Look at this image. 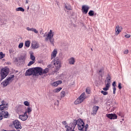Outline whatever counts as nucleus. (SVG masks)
I'll return each mask as SVG.
<instances>
[{
    "label": "nucleus",
    "mask_w": 131,
    "mask_h": 131,
    "mask_svg": "<svg viewBox=\"0 0 131 131\" xmlns=\"http://www.w3.org/2000/svg\"><path fill=\"white\" fill-rule=\"evenodd\" d=\"M106 81L107 82L106 84H108L110 85V83L111 82V76H110V75L107 74L106 78Z\"/></svg>",
    "instance_id": "obj_22"
},
{
    "label": "nucleus",
    "mask_w": 131,
    "mask_h": 131,
    "mask_svg": "<svg viewBox=\"0 0 131 131\" xmlns=\"http://www.w3.org/2000/svg\"><path fill=\"white\" fill-rule=\"evenodd\" d=\"M118 115L119 116H121V117H123V115L122 114V113H121V112H120L119 113H118Z\"/></svg>",
    "instance_id": "obj_47"
},
{
    "label": "nucleus",
    "mask_w": 131,
    "mask_h": 131,
    "mask_svg": "<svg viewBox=\"0 0 131 131\" xmlns=\"http://www.w3.org/2000/svg\"><path fill=\"white\" fill-rule=\"evenodd\" d=\"M18 118L22 120V121H26L28 118V115H27V112H25L23 115H19Z\"/></svg>",
    "instance_id": "obj_11"
},
{
    "label": "nucleus",
    "mask_w": 131,
    "mask_h": 131,
    "mask_svg": "<svg viewBox=\"0 0 131 131\" xmlns=\"http://www.w3.org/2000/svg\"><path fill=\"white\" fill-rule=\"evenodd\" d=\"M61 90H62V88H61V87L56 88L53 90V93H59V92H60V91H61Z\"/></svg>",
    "instance_id": "obj_31"
},
{
    "label": "nucleus",
    "mask_w": 131,
    "mask_h": 131,
    "mask_svg": "<svg viewBox=\"0 0 131 131\" xmlns=\"http://www.w3.org/2000/svg\"><path fill=\"white\" fill-rule=\"evenodd\" d=\"M1 103L2 104H1V111H2V110H7L8 105V103L5 100H3Z\"/></svg>",
    "instance_id": "obj_10"
},
{
    "label": "nucleus",
    "mask_w": 131,
    "mask_h": 131,
    "mask_svg": "<svg viewBox=\"0 0 131 131\" xmlns=\"http://www.w3.org/2000/svg\"><path fill=\"white\" fill-rule=\"evenodd\" d=\"M25 47H27V48H29L30 47V41H26L25 43Z\"/></svg>",
    "instance_id": "obj_29"
},
{
    "label": "nucleus",
    "mask_w": 131,
    "mask_h": 131,
    "mask_svg": "<svg viewBox=\"0 0 131 131\" xmlns=\"http://www.w3.org/2000/svg\"><path fill=\"white\" fill-rule=\"evenodd\" d=\"M121 30H122V27L117 25L115 29V35L116 36L118 35L121 32Z\"/></svg>",
    "instance_id": "obj_12"
},
{
    "label": "nucleus",
    "mask_w": 131,
    "mask_h": 131,
    "mask_svg": "<svg viewBox=\"0 0 131 131\" xmlns=\"http://www.w3.org/2000/svg\"><path fill=\"white\" fill-rule=\"evenodd\" d=\"M24 43H20L18 45V48L19 49H22V48H23V46H24Z\"/></svg>",
    "instance_id": "obj_42"
},
{
    "label": "nucleus",
    "mask_w": 131,
    "mask_h": 131,
    "mask_svg": "<svg viewBox=\"0 0 131 131\" xmlns=\"http://www.w3.org/2000/svg\"><path fill=\"white\" fill-rule=\"evenodd\" d=\"M112 86H113V94H114V95H115L116 93V82L114 81L113 82Z\"/></svg>",
    "instance_id": "obj_21"
},
{
    "label": "nucleus",
    "mask_w": 131,
    "mask_h": 131,
    "mask_svg": "<svg viewBox=\"0 0 131 131\" xmlns=\"http://www.w3.org/2000/svg\"><path fill=\"white\" fill-rule=\"evenodd\" d=\"M53 68H55L53 70V72H52V74H54L56 72H58L59 70H60V68H61V62L59 60H54L53 61Z\"/></svg>",
    "instance_id": "obj_3"
},
{
    "label": "nucleus",
    "mask_w": 131,
    "mask_h": 131,
    "mask_svg": "<svg viewBox=\"0 0 131 131\" xmlns=\"http://www.w3.org/2000/svg\"><path fill=\"white\" fill-rule=\"evenodd\" d=\"M20 129H17V131H20Z\"/></svg>",
    "instance_id": "obj_54"
},
{
    "label": "nucleus",
    "mask_w": 131,
    "mask_h": 131,
    "mask_svg": "<svg viewBox=\"0 0 131 131\" xmlns=\"http://www.w3.org/2000/svg\"><path fill=\"white\" fill-rule=\"evenodd\" d=\"M30 59L32 60L35 62V56L33 55V54L30 55Z\"/></svg>",
    "instance_id": "obj_34"
},
{
    "label": "nucleus",
    "mask_w": 131,
    "mask_h": 131,
    "mask_svg": "<svg viewBox=\"0 0 131 131\" xmlns=\"http://www.w3.org/2000/svg\"><path fill=\"white\" fill-rule=\"evenodd\" d=\"M61 98H64V97H65V96H66V93H65V92H64V91L61 92Z\"/></svg>",
    "instance_id": "obj_38"
},
{
    "label": "nucleus",
    "mask_w": 131,
    "mask_h": 131,
    "mask_svg": "<svg viewBox=\"0 0 131 131\" xmlns=\"http://www.w3.org/2000/svg\"><path fill=\"white\" fill-rule=\"evenodd\" d=\"M27 9H28V10H29V7H28Z\"/></svg>",
    "instance_id": "obj_56"
},
{
    "label": "nucleus",
    "mask_w": 131,
    "mask_h": 131,
    "mask_svg": "<svg viewBox=\"0 0 131 131\" xmlns=\"http://www.w3.org/2000/svg\"><path fill=\"white\" fill-rule=\"evenodd\" d=\"M124 54H125V55H127V54H128V50L126 49L124 50Z\"/></svg>",
    "instance_id": "obj_44"
},
{
    "label": "nucleus",
    "mask_w": 131,
    "mask_h": 131,
    "mask_svg": "<svg viewBox=\"0 0 131 131\" xmlns=\"http://www.w3.org/2000/svg\"><path fill=\"white\" fill-rule=\"evenodd\" d=\"M54 35H55V32L50 30L48 34H44L43 37H46L45 38V41H49L52 46H55V39L54 38Z\"/></svg>",
    "instance_id": "obj_1"
},
{
    "label": "nucleus",
    "mask_w": 131,
    "mask_h": 131,
    "mask_svg": "<svg viewBox=\"0 0 131 131\" xmlns=\"http://www.w3.org/2000/svg\"><path fill=\"white\" fill-rule=\"evenodd\" d=\"M64 7L67 10H68V11H71L72 10V8H71V6L69 5H64Z\"/></svg>",
    "instance_id": "obj_28"
},
{
    "label": "nucleus",
    "mask_w": 131,
    "mask_h": 131,
    "mask_svg": "<svg viewBox=\"0 0 131 131\" xmlns=\"http://www.w3.org/2000/svg\"><path fill=\"white\" fill-rule=\"evenodd\" d=\"M57 54H58V50H57V49H54L51 53V59L56 58Z\"/></svg>",
    "instance_id": "obj_18"
},
{
    "label": "nucleus",
    "mask_w": 131,
    "mask_h": 131,
    "mask_svg": "<svg viewBox=\"0 0 131 131\" xmlns=\"http://www.w3.org/2000/svg\"><path fill=\"white\" fill-rule=\"evenodd\" d=\"M103 73H104V69H101L100 70H99V74H100V75H101V76H102V74H103Z\"/></svg>",
    "instance_id": "obj_36"
},
{
    "label": "nucleus",
    "mask_w": 131,
    "mask_h": 131,
    "mask_svg": "<svg viewBox=\"0 0 131 131\" xmlns=\"http://www.w3.org/2000/svg\"><path fill=\"white\" fill-rule=\"evenodd\" d=\"M26 59V56L21 55L18 58V61H19L21 64H24L25 62V59Z\"/></svg>",
    "instance_id": "obj_16"
},
{
    "label": "nucleus",
    "mask_w": 131,
    "mask_h": 131,
    "mask_svg": "<svg viewBox=\"0 0 131 131\" xmlns=\"http://www.w3.org/2000/svg\"><path fill=\"white\" fill-rule=\"evenodd\" d=\"M49 69L48 68H46L45 70H42V74H47V73H48V72H49Z\"/></svg>",
    "instance_id": "obj_27"
},
{
    "label": "nucleus",
    "mask_w": 131,
    "mask_h": 131,
    "mask_svg": "<svg viewBox=\"0 0 131 131\" xmlns=\"http://www.w3.org/2000/svg\"><path fill=\"white\" fill-rule=\"evenodd\" d=\"M33 75L34 74V70L32 69H29L26 71L25 75L26 76H30V75Z\"/></svg>",
    "instance_id": "obj_14"
},
{
    "label": "nucleus",
    "mask_w": 131,
    "mask_h": 131,
    "mask_svg": "<svg viewBox=\"0 0 131 131\" xmlns=\"http://www.w3.org/2000/svg\"><path fill=\"white\" fill-rule=\"evenodd\" d=\"M118 88H119V90H121V89L122 88L121 87V83H118Z\"/></svg>",
    "instance_id": "obj_46"
},
{
    "label": "nucleus",
    "mask_w": 131,
    "mask_h": 131,
    "mask_svg": "<svg viewBox=\"0 0 131 131\" xmlns=\"http://www.w3.org/2000/svg\"><path fill=\"white\" fill-rule=\"evenodd\" d=\"M78 124V120H74L73 122L70 123L71 127H73L74 129L75 128V126Z\"/></svg>",
    "instance_id": "obj_19"
},
{
    "label": "nucleus",
    "mask_w": 131,
    "mask_h": 131,
    "mask_svg": "<svg viewBox=\"0 0 131 131\" xmlns=\"http://www.w3.org/2000/svg\"><path fill=\"white\" fill-rule=\"evenodd\" d=\"M77 126L79 130L83 131V128H84V122L81 119L78 120Z\"/></svg>",
    "instance_id": "obj_7"
},
{
    "label": "nucleus",
    "mask_w": 131,
    "mask_h": 131,
    "mask_svg": "<svg viewBox=\"0 0 131 131\" xmlns=\"http://www.w3.org/2000/svg\"><path fill=\"white\" fill-rule=\"evenodd\" d=\"M106 116L110 119H112V114H106Z\"/></svg>",
    "instance_id": "obj_40"
},
{
    "label": "nucleus",
    "mask_w": 131,
    "mask_h": 131,
    "mask_svg": "<svg viewBox=\"0 0 131 131\" xmlns=\"http://www.w3.org/2000/svg\"><path fill=\"white\" fill-rule=\"evenodd\" d=\"M98 110H99V106H94L92 108V112L91 113L92 115L95 116L97 114V112H98Z\"/></svg>",
    "instance_id": "obj_15"
},
{
    "label": "nucleus",
    "mask_w": 131,
    "mask_h": 131,
    "mask_svg": "<svg viewBox=\"0 0 131 131\" xmlns=\"http://www.w3.org/2000/svg\"><path fill=\"white\" fill-rule=\"evenodd\" d=\"M112 119H117V115L115 114H112Z\"/></svg>",
    "instance_id": "obj_35"
},
{
    "label": "nucleus",
    "mask_w": 131,
    "mask_h": 131,
    "mask_svg": "<svg viewBox=\"0 0 131 131\" xmlns=\"http://www.w3.org/2000/svg\"><path fill=\"white\" fill-rule=\"evenodd\" d=\"M1 120H2L3 118H8L9 116V113H8V111L3 110L1 111Z\"/></svg>",
    "instance_id": "obj_9"
},
{
    "label": "nucleus",
    "mask_w": 131,
    "mask_h": 131,
    "mask_svg": "<svg viewBox=\"0 0 131 131\" xmlns=\"http://www.w3.org/2000/svg\"><path fill=\"white\" fill-rule=\"evenodd\" d=\"M88 14L90 16L92 17V16H94L95 12L93 10H90Z\"/></svg>",
    "instance_id": "obj_33"
},
{
    "label": "nucleus",
    "mask_w": 131,
    "mask_h": 131,
    "mask_svg": "<svg viewBox=\"0 0 131 131\" xmlns=\"http://www.w3.org/2000/svg\"><path fill=\"white\" fill-rule=\"evenodd\" d=\"M69 62L71 65H74V63H75V59L73 57H71L69 59Z\"/></svg>",
    "instance_id": "obj_23"
},
{
    "label": "nucleus",
    "mask_w": 131,
    "mask_h": 131,
    "mask_svg": "<svg viewBox=\"0 0 131 131\" xmlns=\"http://www.w3.org/2000/svg\"><path fill=\"white\" fill-rule=\"evenodd\" d=\"M125 37L126 38H129L130 37V34H126L125 35Z\"/></svg>",
    "instance_id": "obj_45"
},
{
    "label": "nucleus",
    "mask_w": 131,
    "mask_h": 131,
    "mask_svg": "<svg viewBox=\"0 0 131 131\" xmlns=\"http://www.w3.org/2000/svg\"><path fill=\"white\" fill-rule=\"evenodd\" d=\"M62 123L63 124H64V125L67 124V123H66V121H63L62 122Z\"/></svg>",
    "instance_id": "obj_51"
},
{
    "label": "nucleus",
    "mask_w": 131,
    "mask_h": 131,
    "mask_svg": "<svg viewBox=\"0 0 131 131\" xmlns=\"http://www.w3.org/2000/svg\"><path fill=\"white\" fill-rule=\"evenodd\" d=\"M15 11L16 12H24L25 11V9H24V8H23V7H18L15 9Z\"/></svg>",
    "instance_id": "obj_25"
},
{
    "label": "nucleus",
    "mask_w": 131,
    "mask_h": 131,
    "mask_svg": "<svg viewBox=\"0 0 131 131\" xmlns=\"http://www.w3.org/2000/svg\"><path fill=\"white\" fill-rule=\"evenodd\" d=\"M14 51L13 50H10L9 53L10 54H12V53H14Z\"/></svg>",
    "instance_id": "obj_50"
},
{
    "label": "nucleus",
    "mask_w": 131,
    "mask_h": 131,
    "mask_svg": "<svg viewBox=\"0 0 131 131\" xmlns=\"http://www.w3.org/2000/svg\"><path fill=\"white\" fill-rule=\"evenodd\" d=\"M86 94H88V95H90V94H91V90H90L89 89H86Z\"/></svg>",
    "instance_id": "obj_43"
},
{
    "label": "nucleus",
    "mask_w": 131,
    "mask_h": 131,
    "mask_svg": "<svg viewBox=\"0 0 131 131\" xmlns=\"http://www.w3.org/2000/svg\"><path fill=\"white\" fill-rule=\"evenodd\" d=\"M36 74L42 75V69L41 68L37 67L34 68L33 75H36Z\"/></svg>",
    "instance_id": "obj_8"
},
{
    "label": "nucleus",
    "mask_w": 131,
    "mask_h": 131,
    "mask_svg": "<svg viewBox=\"0 0 131 131\" xmlns=\"http://www.w3.org/2000/svg\"><path fill=\"white\" fill-rule=\"evenodd\" d=\"M0 59H1V52H0Z\"/></svg>",
    "instance_id": "obj_59"
},
{
    "label": "nucleus",
    "mask_w": 131,
    "mask_h": 131,
    "mask_svg": "<svg viewBox=\"0 0 131 131\" xmlns=\"http://www.w3.org/2000/svg\"><path fill=\"white\" fill-rule=\"evenodd\" d=\"M24 104L25 105V106H29V105H30L29 102L27 101H24Z\"/></svg>",
    "instance_id": "obj_41"
},
{
    "label": "nucleus",
    "mask_w": 131,
    "mask_h": 131,
    "mask_svg": "<svg viewBox=\"0 0 131 131\" xmlns=\"http://www.w3.org/2000/svg\"><path fill=\"white\" fill-rule=\"evenodd\" d=\"M12 124L16 129H22V125H21V122L19 120H15L13 121Z\"/></svg>",
    "instance_id": "obj_6"
},
{
    "label": "nucleus",
    "mask_w": 131,
    "mask_h": 131,
    "mask_svg": "<svg viewBox=\"0 0 131 131\" xmlns=\"http://www.w3.org/2000/svg\"><path fill=\"white\" fill-rule=\"evenodd\" d=\"M6 57V54H4L3 52H1V61H5V59H3V58H5Z\"/></svg>",
    "instance_id": "obj_32"
},
{
    "label": "nucleus",
    "mask_w": 131,
    "mask_h": 131,
    "mask_svg": "<svg viewBox=\"0 0 131 131\" xmlns=\"http://www.w3.org/2000/svg\"><path fill=\"white\" fill-rule=\"evenodd\" d=\"M0 108H1V105H0Z\"/></svg>",
    "instance_id": "obj_60"
},
{
    "label": "nucleus",
    "mask_w": 131,
    "mask_h": 131,
    "mask_svg": "<svg viewBox=\"0 0 131 131\" xmlns=\"http://www.w3.org/2000/svg\"><path fill=\"white\" fill-rule=\"evenodd\" d=\"M86 99V96H85V93H83L74 102L75 105H78L82 103Z\"/></svg>",
    "instance_id": "obj_4"
},
{
    "label": "nucleus",
    "mask_w": 131,
    "mask_h": 131,
    "mask_svg": "<svg viewBox=\"0 0 131 131\" xmlns=\"http://www.w3.org/2000/svg\"><path fill=\"white\" fill-rule=\"evenodd\" d=\"M8 131H16V130H15V129H12V130H8Z\"/></svg>",
    "instance_id": "obj_53"
},
{
    "label": "nucleus",
    "mask_w": 131,
    "mask_h": 131,
    "mask_svg": "<svg viewBox=\"0 0 131 131\" xmlns=\"http://www.w3.org/2000/svg\"><path fill=\"white\" fill-rule=\"evenodd\" d=\"M32 47L33 49H38V43L35 42H33L32 43Z\"/></svg>",
    "instance_id": "obj_24"
},
{
    "label": "nucleus",
    "mask_w": 131,
    "mask_h": 131,
    "mask_svg": "<svg viewBox=\"0 0 131 131\" xmlns=\"http://www.w3.org/2000/svg\"><path fill=\"white\" fill-rule=\"evenodd\" d=\"M6 23H7V20H5L3 22V20L2 21V24H6Z\"/></svg>",
    "instance_id": "obj_49"
},
{
    "label": "nucleus",
    "mask_w": 131,
    "mask_h": 131,
    "mask_svg": "<svg viewBox=\"0 0 131 131\" xmlns=\"http://www.w3.org/2000/svg\"><path fill=\"white\" fill-rule=\"evenodd\" d=\"M40 33L41 34V31H40Z\"/></svg>",
    "instance_id": "obj_57"
},
{
    "label": "nucleus",
    "mask_w": 131,
    "mask_h": 131,
    "mask_svg": "<svg viewBox=\"0 0 131 131\" xmlns=\"http://www.w3.org/2000/svg\"><path fill=\"white\" fill-rule=\"evenodd\" d=\"M35 61H34L33 60H32L29 62L28 64V66L30 67L31 65H32L33 64H34Z\"/></svg>",
    "instance_id": "obj_39"
},
{
    "label": "nucleus",
    "mask_w": 131,
    "mask_h": 131,
    "mask_svg": "<svg viewBox=\"0 0 131 131\" xmlns=\"http://www.w3.org/2000/svg\"><path fill=\"white\" fill-rule=\"evenodd\" d=\"M29 2V0H26V4H28Z\"/></svg>",
    "instance_id": "obj_52"
},
{
    "label": "nucleus",
    "mask_w": 131,
    "mask_h": 131,
    "mask_svg": "<svg viewBox=\"0 0 131 131\" xmlns=\"http://www.w3.org/2000/svg\"><path fill=\"white\" fill-rule=\"evenodd\" d=\"M9 74V68H4L1 70V80L5 79Z\"/></svg>",
    "instance_id": "obj_5"
},
{
    "label": "nucleus",
    "mask_w": 131,
    "mask_h": 131,
    "mask_svg": "<svg viewBox=\"0 0 131 131\" xmlns=\"http://www.w3.org/2000/svg\"><path fill=\"white\" fill-rule=\"evenodd\" d=\"M61 83H62V80H58L51 83V84L52 86L56 88V86H58V85H59V84H61Z\"/></svg>",
    "instance_id": "obj_17"
},
{
    "label": "nucleus",
    "mask_w": 131,
    "mask_h": 131,
    "mask_svg": "<svg viewBox=\"0 0 131 131\" xmlns=\"http://www.w3.org/2000/svg\"><path fill=\"white\" fill-rule=\"evenodd\" d=\"M14 77H15L14 75H10V76L8 78L7 77V79L1 83V84H2L4 88L7 86V85L10 84L11 82L14 80Z\"/></svg>",
    "instance_id": "obj_2"
},
{
    "label": "nucleus",
    "mask_w": 131,
    "mask_h": 131,
    "mask_svg": "<svg viewBox=\"0 0 131 131\" xmlns=\"http://www.w3.org/2000/svg\"><path fill=\"white\" fill-rule=\"evenodd\" d=\"M32 111V107H31L30 106H28L27 107V110L26 111L27 112V114L28 113V114H30V112Z\"/></svg>",
    "instance_id": "obj_30"
},
{
    "label": "nucleus",
    "mask_w": 131,
    "mask_h": 131,
    "mask_svg": "<svg viewBox=\"0 0 131 131\" xmlns=\"http://www.w3.org/2000/svg\"><path fill=\"white\" fill-rule=\"evenodd\" d=\"M91 51H93V49L92 48H91Z\"/></svg>",
    "instance_id": "obj_58"
},
{
    "label": "nucleus",
    "mask_w": 131,
    "mask_h": 131,
    "mask_svg": "<svg viewBox=\"0 0 131 131\" xmlns=\"http://www.w3.org/2000/svg\"><path fill=\"white\" fill-rule=\"evenodd\" d=\"M110 88V85H108V84H106L105 88H103V90L104 91V92H107V91H109Z\"/></svg>",
    "instance_id": "obj_26"
},
{
    "label": "nucleus",
    "mask_w": 131,
    "mask_h": 131,
    "mask_svg": "<svg viewBox=\"0 0 131 131\" xmlns=\"http://www.w3.org/2000/svg\"><path fill=\"white\" fill-rule=\"evenodd\" d=\"M26 29L28 30V31H32L33 32H34L35 33H38V31L33 28H29V27H28L26 28Z\"/></svg>",
    "instance_id": "obj_20"
},
{
    "label": "nucleus",
    "mask_w": 131,
    "mask_h": 131,
    "mask_svg": "<svg viewBox=\"0 0 131 131\" xmlns=\"http://www.w3.org/2000/svg\"><path fill=\"white\" fill-rule=\"evenodd\" d=\"M5 2H9V0H5Z\"/></svg>",
    "instance_id": "obj_55"
},
{
    "label": "nucleus",
    "mask_w": 131,
    "mask_h": 131,
    "mask_svg": "<svg viewBox=\"0 0 131 131\" xmlns=\"http://www.w3.org/2000/svg\"><path fill=\"white\" fill-rule=\"evenodd\" d=\"M89 10H90V7L88 5H83L82 6L81 11L83 14H88V12H89Z\"/></svg>",
    "instance_id": "obj_13"
},
{
    "label": "nucleus",
    "mask_w": 131,
    "mask_h": 131,
    "mask_svg": "<svg viewBox=\"0 0 131 131\" xmlns=\"http://www.w3.org/2000/svg\"><path fill=\"white\" fill-rule=\"evenodd\" d=\"M88 127H89V125L86 124L85 126V131L88 130Z\"/></svg>",
    "instance_id": "obj_48"
},
{
    "label": "nucleus",
    "mask_w": 131,
    "mask_h": 131,
    "mask_svg": "<svg viewBox=\"0 0 131 131\" xmlns=\"http://www.w3.org/2000/svg\"><path fill=\"white\" fill-rule=\"evenodd\" d=\"M101 93L102 94V95H103V96H107V95H108V92L101 91Z\"/></svg>",
    "instance_id": "obj_37"
}]
</instances>
